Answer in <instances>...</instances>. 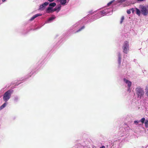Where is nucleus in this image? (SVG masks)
Listing matches in <instances>:
<instances>
[{"label": "nucleus", "mask_w": 148, "mask_h": 148, "mask_svg": "<svg viewBox=\"0 0 148 148\" xmlns=\"http://www.w3.org/2000/svg\"><path fill=\"white\" fill-rule=\"evenodd\" d=\"M135 90L136 94L138 98L141 99L142 97H143L145 92L143 88L140 86H138L136 88Z\"/></svg>", "instance_id": "f257e3e1"}, {"label": "nucleus", "mask_w": 148, "mask_h": 148, "mask_svg": "<svg viewBox=\"0 0 148 148\" xmlns=\"http://www.w3.org/2000/svg\"><path fill=\"white\" fill-rule=\"evenodd\" d=\"M13 92L12 90H8L5 92L3 95V100L5 102H7L10 98L11 95Z\"/></svg>", "instance_id": "f03ea898"}, {"label": "nucleus", "mask_w": 148, "mask_h": 148, "mask_svg": "<svg viewBox=\"0 0 148 148\" xmlns=\"http://www.w3.org/2000/svg\"><path fill=\"white\" fill-rule=\"evenodd\" d=\"M129 45L128 42L126 41L124 42L122 47L123 52L125 54H127L129 50Z\"/></svg>", "instance_id": "7ed1b4c3"}, {"label": "nucleus", "mask_w": 148, "mask_h": 148, "mask_svg": "<svg viewBox=\"0 0 148 148\" xmlns=\"http://www.w3.org/2000/svg\"><path fill=\"white\" fill-rule=\"evenodd\" d=\"M141 8V11L142 14L144 16L147 15L148 14V10L147 8L145 6H142Z\"/></svg>", "instance_id": "20e7f679"}, {"label": "nucleus", "mask_w": 148, "mask_h": 148, "mask_svg": "<svg viewBox=\"0 0 148 148\" xmlns=\"http://www.w3.org/2000/svg\"><path fill=\"white\" fill-rule=\"evenodd\" d=\"M140 121L143 124L144 123H145V126L146 128L148 127V120H145V118H143L140 120Z\"/></svg>", "instance_id": "39448f33"}, {"label": "nucleus", "mask_w": 148, "mask_h": 148, "mask_svg": "<svg viewBox=\"0 0 148 148\" xmlns=\"http://www.w3.org/2000/svg\"><path fill=\"white\" fill-rule=\"evenodd\" d=\"M49 3L47 2H45L44 3L41 5L39 7V10H43L47 5L49 4Z\"/></svg>", "instance_id": "423d86ee"}, {"label": "nucleus", "mask_w": 148, "mask_h": 148, "mask_svg": "<svg viewBox=\"0 0 148 148\" xmlns=\"http://www.w3.org/2000/svg\"><path fill=\"white\" fill-rule=\"evenodd\" d=\"M123 81L126 84H127L128 88H130L132 85V82L131 81L126 79L125 78L123 79Z\"/></svg>", "instance_id": "0eeeda50"}, {"label": "nucleus", "mask_w": 148, "mask_h": 148, "mask_svg": "<svg viewBox=\"0 0 148 148\" xmlns=\"http://www.w3.org/2000/svg\"><path fill=\"white\" fill-rule=\"evenodd\" d=\"M54 12L53 9H52L51 7H48L47 10V12L48 13H52Z\"/></svg>", "instance_id": "6e6552de"}, {"label": "nucleus", "mask_w": 148, "mask_h": 148, "mask_svg": "<svg viewBox=\"0 0 148 148\" xmlns=\"http://www.w3.org/2000/svg\"><path fill=\"white\" fill-rule=\"evenodd\" d=\"M41 14H37L34 15L30 19V21H32L33 20H34L35 18H36L37 17L40 16H41Z\"/></svg>", "instance_id": "1a4fd4ad"}, {"label": "nucleus", "mask_w": 148, "mask_h": 148, "mask_svg": "<svg viewBox=\"0 0 148 148\" xmlns=\"http://www.w3.org/2000/svg\"><path fill=\"white\" fill-rule=\"evenodd\" d=\"M118 61L119 64H120L121 61V54L120 53H119L118 55Z\"/></svg>", "instance_id": "9d476101"}, {"label": "nucleus", "mask_w": 148, "mask_h": 148, "mask_svg": "<svg viewBox=\"0 0 148 148\" xmlns=\"http://www.w3.org/2000/svg\"><path fill=\"white\" fill-rule=\"evenodd\" d=\"M6 102L4 103L0 107V110L4 108L6 106L7 103Z\"/></svg>", "instance_id": "9b49d317"}, {"label": "nucleus", "mask_w": 148, "mask_h": 148, "mask_svg": "<svg viewBox=\"0 0 148 148\" xmlns=\"http://www.w3.org/2000/svg\"><path fill=\"white\" fill-rule=\"evenodd\" d=\"M60 4L62 5H64L66 3V0H60Z\"/></svg>", "instance_id": "f8f14e48"}, {"label": "nucleus", "mask_w": 148, "mask_h": 148, "mask_svg": "<svg viewBox=\"0 0 148 148\" xmlns=\"http://www.w3.org/2000/svg\"><path fill=\"white\" fill-rule=\"evenodd\" d=\"M135 10L136 11V14L139 16L140 14V10L137 8H135Z\"/></svg>", "instance_id": "ddd939ff"}, {"label": "nucleus", "mask_w": 148, "mask_h": 148, "mask_svg": "<svg viewBox=\"0 0 148 148\" xmlns=\"http://www.w3.org/2000/svg\"><path fill=\"white\" fill-rule=\"evenodd\" d=\"M145 90L146 94L147 96H148V84L146 86Z\"/></svg>", "instance_id": "4468645a"}, {"label": "nucleus", "mask_w": 148, "mask_h": 148, "mask_svg": "<svg viewBox=\"0 0 148 148\" xmlns=\"http://www.w3.org/2000/svg\"><path fill=\"white\" fill-rule=\"evenodd\" d=\"M56 4L55 3H50V4H49V6H50L52 7H55V6H56Z\"/></svg>", "instance_id": "2eb2a0df"}, {"label": "nucleus", "mask_w": 148, "mask_h": 148, "mask_svg": "<svg viewBox=\"0 0 148 148\" xmlns=\"http://www.w3.org/2000/svg\"><path fill=\"white\" fill-rule=\"evenodd\" d=\"M56 18V17L55 16H52L51 17H50L48 20V21H51L53 20L54 19Z\"/></svg>", "instance_id": "dca6fc26"}, {"label": "nucleus", "mask_w": 148, "mask_h": 148, "mask_svg": "<svg viewBox=\"0 0 148 148\" xmlns=\"http://www.w3.org/2000/svg\"><path fill=\"white\" fill-rule=\"evenodd\" d=\"M60 7H59L58 8L55 7L54 9V11H56L57 10H58V11H57V12H58V11L60 10Z\"/></svg>", "instance_id": "f3484780"}, {"label": "nucleus", "mask_w": 148, "mask_h": 148, "mask_svg": "<svg viewBox=\"0 0 148 148\" xmlns=\"http://www.w3.org/2000/svg\"><path fill=\"white\" fill-rule=\"evenodd\" d=\"M114 0L108 3L107 4V6H109L114 1Z\"/></svg>", "instance_id": "a211bd4d"}, {"label": "nucleus", "mask_w": 148, "mask_h": 148, "mask_svg": "<svg viewBox=\"0 0 148 148\" xmlns=\"http://www.w3.org/2000/svg\"><path fill=\"white\" fill-rule=\"evenodd\" d=\"M85 27V26H83V27H82L81 28L79 29L78 30H77L76 32H79L81 31L82 29H84Z\"/></svg>", "instance_id": "6ab92c4d"}, {"label": "nucleus", "mask_w": 148, "mask_h": 148, "mask_svg": "<svg viewBox=\"0 0 148 148\" xmlns=\"http://www.w3.org/2000/svg\"><path fill=\"white\" fill-rule=\"evenodd\" d=\"M124 16H123L121 18V21H120V23L121 24L122 23L124 20Z\"/></svg>", "instance_id": "aec40b11"}, {"label": "nucleus", "mask_w": 148, "mask_h": 148, "mask_svg": "<svg viewBox=\"0 0 148 148\" xmlns=\"http://www.w3.org/2000/svg\"><path fill=\"white\" fill-rule=\"evenodd\" d=\"M131 9H130V10H127V13L128 14H130L131 13Z\"/></svg>", "instance_id": "412c9836"}, {"label": "nucleus", "mask_w": 148, "mask_h": 148, "mask_svg": "<svg viewBox=\"0 0 148 148\" xmlns=\"http://www.w3.org/2000/svg\"><path fill=\"white\" fill-rule=\"evenodd\" d=\"M140 121H136V120H135V121H134V123H135V124H137V123H139V122Z\"/></svg>", "instance_id": "4be33fe9"}, {"label": "nucleus", "mask_w": 148, "mask_h": 148, "mask_svg": "<svg viewBox=\"0 0 148 148\" xmlns=\"http://www.w3.org/2000/svg\"><path fill=\"white\" fill-rule=\"evenodd\" d=\"M131 11H132V13H133L134 11V10L133 8H132L131 9Z\"/></svg>", "instance_id": "5701e85b"}, {"label": "nucleus", "mask_w": 148, "mask_h": 148, "mask_svg": "<svg viewBox=\"0 0 148 148\" xmlns=\"http://www.w3.org/2000/svg\"><path fill=\"white\" fill-rule=\"evenodd\" d=\"M100 148H105V147L103 145Z\"/></svg>", "instance_id": "b1692460"}, {"label": "nucleus", "mask_w": 148, "mask_h": 148, "mask_svg": "<svg viewBox=\"0 0 148 148\" xmlns=\"http://www.w3.org/2000/svg\"><path fill=\"white\" fill-rule=\"evenodd\" d=\"M54 0H48L50 2H51L53 1Z\"/></svg>", "instance_id": "393cba45"}, {"label": "nucleus", "mask_w": 148, "mask_h": 148, "mask_svg": "<svg viewBox=\"0 0 148 148\" xmlns=\"http://www.w3.org/2000/svg\"><path fill=\"white\" fill-rule=\"evenodd\" d=\"M137 1H144V0H137Z\"/></svg>", "instance_id": "a878e982"}, {"label": "nucleus", "mask_w": 148, "mask_h": 148, "mask_svg": "<svg viewBox=\"0 0 148 148\" xmlns=\"http://www.w3.org/2000/svg\"><path fill=\"white\" fill-rule=\"evenodd\" d=\"M2 1L4 2V1H5L6 0H2Z\"/></svg>", "instance_id": "bb28decb"}]
</instances>
